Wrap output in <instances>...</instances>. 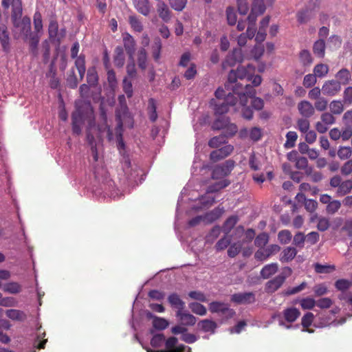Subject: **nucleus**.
<instances>
[{
    "mask_svg": "<svg viewBox=\"0 0 352 352\" xmlns=\"http://www.w3.org/2000/svg\"><path fill=\"white\" fill-rule=\"evenodd\" d=\"M254 67L252 65H248L247 67L239 66L236 70H231L228 74V80L226 82L225 87L227 91L234 92V89L238 86L243 87V92H245V85L251 87L259 86L262 82V78L259 75L254 76Z\"/></svg>",
    "mask_w": 352,
    "mask_h": 352,
    "instance_id": "nucleus-1",
    "label": "nucleus"
},
{
    "mask_svg": "<svg viewBox=\"0 0 352 352\" xmlns=\"http://www.w3.org/2000/svg\"><path fill=\"white\" fill-rule=\"evenodd\" d=\"M1 6L4 10L12 8L10 12V20L13 27L20 31L23 36H28L31 32V19L28 16H22V1L21 0H1Z\"/></svg>",
    "mask_w": 352,
    "mask_h": 352,
    "instance_id": "nucleus-2",
    "label": "nucleus"
},
{
    "mask_svg": "<svg viewBox=\"0 0 352 352\" xmlns=\"http://www.w3.org/2000/svg\"><path fill=\"white\" fill-rule=\"evenodd\" d=\"M88 123L89 128L94 125V115L91 104L84 103L77 106L75 111L72 113V131L76 135H79L82 133V126L85 123Z\"/></svg>",
    "mask_w": 352,
    "mask_h": 352,
    "instance_id": "nucleus-3",
    "label": "nucleus"
},
{
    "mask_svg": "<svg viewBox=\"0 0 352 352\" xmlns=\"http://www.w3.org/2000/svg\"><path fill=\"white\" fill-rule=\"evenodd\" d=\"M238 86L234 88V94H236L237 97L239 98V102H238V105H239L241 108V113H242V116L243 118L251 120L252 118V116L254 115V112L252 109L247 106L248 104V97H252L256 94V91L254 88L247 85L246 90L245 92H243V87L240 86L241 89H238Z\"/></svg>",
    "mask_w": 352,
    "mask_h": 352,
    "instance_id": "nucleus-4",
    "label": "nucleus"
},
{
    "mask_svg": "<svg viewBox=\"0 0 352 352\" xmlns=\"http://www.w3.org/2000/svg\"><path fill=\"white\" fill-rule=\"evenodd\" d=\"M319 7V0H309L306 7L296 13L298 24H307L316 16V9Z\"/></svg>",
    "mask_w": 352,
    "mask_h": 352,
    "instance_id": "nucleus-5",
    "label": "nucleus"
},
{
    "mask_svg": "<svg viewBox=\"0 0 352 352\" xmlns=\"http://www.w3.org/2000/svg\"><path fill=\"white\" fill-rule=\"evenodd\" d=\"M329 185L331 188H337V197H344L352 190V179H348L344 181L339 175L331 177Z\"/></svg>",
    "mask_w": 352,
    "mask_h": 352,
    "instance_id": "nucleus-6",
    "label": "nucleus"
},
{
    "mask_svg": "<svg viewBox=\"0 0 352 352\" xmlns=\"http://www.w3.org/2000/svg\"><path fill=\"white\" fill-rule=\"evenodd\" d=\"M292 269L286 267L283 269V273L278 275L265 283V292L269 294L275 293L279 288L283 286L285 279L291 276Z\"/></svg>",
    "mask_w": 352,
    "mask_h": 352,
    "instance_id": "nucleus-7",
    "label": "nucleus"
},
{
    "mask_svg": "<svg viewBox=\"0 0 352 352\" xmlns=\"http://www.w3.org/2000/svg\"><path fill=\"white\" fill-rule=\"evenodd\" d=\"M239 98L236 94L229 92L222 102L214 103L215 115L223 116L229 111V107L236 104Z\"/></svg>",
    "mask_w": 352,
    "mask_h": 352,
    "instance_id": "nucleus-8",
    "label": "nucleus"
},
{
    "mask_svg": "<svg viewBox=\"0 0 352 352\" xmlns=\"http://www.w3.org/2000/svg\"><path fill=\"white\" fill-rule=\"evenodd\" d=\"M79 51V44L78 42L74 43L71 47V58L75 59V67L77 69L79 78L82 80L85 74V56L84 54H80L78 56Z\"/></svg>",
    "mask_w": 352,
    "mask_h": 352,
    "instance_id": "nucleus-9",
    "label": "nucleus"
},
{
    "mask_svg": "<svg viewBox=\"0 0 352 352\" xmlns=\"http://www.w3.org/2000/svg\"><path fill=\"white\" fill-rule=\"evenodd\" d=\"M235 164L234 160L230 159L221 164L215 166L212 170V179H221L228 176L233 170Z\"/></svg>",
    "mask_w": 352,
    "mask_h": 352,
    "instance_id": "nucleus-10",
    "label": "nucleus"
},
{
    "mask_svg": "<svg viewBox=\"0 0 352 352\" xmlns=\"http://www.w3.org/2000/svg\"><path fill=\"white\" fill-rule=\"evenodd\" d=\"M280 250V246L276 244H272L265 248H259V250L255 252L254 258L259 261H264L267 258L279 252Z\"/></svg>",
    "mask_w": 352,
    "mask_h": 352,
    "instance_id": "nucleus-11",
    "label": "nucleus"
},
{
    "mask_svg": "<svg viewBox=\"0 0 352 352\" xmlns=\"http://www.w3.org/2000/svg\"><path fill=\"white\" fill-rule=\"evenodd\" d=\"M243 60V52L240 48H236L227 55L225 61L222 63L223 69L234 67L236 63H242Z\"/></svg>",
    "mask_w": 352,
    "mask_h": 352,
    "instance_id": "nucleus-12",
    "label": "nucleus"
},
{
    "mask_svg": "<svg viewBox=\"0 0 352 352\" xmlns=\"http://www.w3.org/2000/svg\"><path fill=\"white\" fill-rule=\"evenodd\" d=\"M208 310L212 313H221L226 315L227 318H231L234 316V311L230 309L227 305L219 301H212L208 305Z\"/></svg>",
    "mask_w": 352,
    "mask_h": 352,
    "instance_id": "nucleus-13",
    "label": "nucleus"
},
{
    "mask_svg": "<svg viewBox=\"0 0 352 352\" xmlns=\"http://www.w3.org/2000/svg\"><path fill=\"white\" fill-rule=\"evenodd\" d=\"M230 300L237 305H250L255 302L254 292H239L232 295Z\"/></svg>",
    "mask_w": 352,
    "mask_h": 352,
    "instance_id": "nucleus-14",
    "label": "nucleus"
},
{
    "mask_svg": "<svg viewBox=\"0 0 352 352\" xmlns=\"http://www.w3.org/2000/svg\"><path fill=\"white\" fill-rule=\"evenodd\" d=\"M0 45L3 52L10 54L11 51V39L9 31L5 24L0 26Z\"/></svg>",
    "mask_w": 352,
    "mask_h": 352,
    "instance_id": "nucleus-15",
    "label": "nucleus"
},
{
    "mask_svg": "<svg viewBox=\"0 0 352 352\" xmlns=\"http://www.w3.org/2000/svg\"><path fill=\"white\" fill-rule=\"evenodd\" d=\"M341 90V84L336 80H327L322 87V94L327 96H334Z\"/></svg>",
    "mask_w": 352,
    "mask_h": 352,
    "instance_id": "nucleus-16",
    "label": "nucleus"
},
{
    "mask_svg": "<svg viewBox=\"0 0 352 352\" xmlns=\"http://www.w3.org/2000/svg\"><path fill=\"white\" fill-rule=\"evenodd\" d=\"M233 149L234 148L230 144L226 145L225 146H223L219 149L212 151L210 153L209 157H210V160L214 162H219V160H221L222 159L232 153Z\"/></svg>",
    "mask_w": 352,
    "mask_h": 352,
    "instance_id": "nucleus-17",
    "label": "nucleus"
},
{
    "mask_svg": "<svg viewBox=\"0 0 352 352\" xmlns=\"http://www.w3.org/2000/svg\"><path fill=\"white\" fill-rule=\"evenodd\" d=\"M156 10L158 16L164 23H168L172 19V12L166 3L160 1L156 5Z\"/></svg>",
    "mask_w": 352,
    "mask_h": 352,
    "instance_id": "nucleus-18",
    "label": "nucleus"
},
{
    "mask_svg": "<svg viewBox=\"0 0 352 352\" xmlns=\"http://www.w3.org/2000/svg\"><path fill=\"white\" fill-rule=\"evenodd\" d=\"M175 316L184 326H194L197 322L196 317L185 310L176 311Z\"/></svg>",
    "mask_w": 352,
    "mask_h": 352,
    "instance_id": "nucleus-19",
    "label": "nucleus"
},
{
    "mask_svg": "<svg viewBox=\"0 0 352 352\" xmlns=\"http://www.w3.org/2000/svg\"><path fill=\"white\" fill-rule=\"evenodd\" d=\"M122 43L129 58L133 59V54L135 52V41L133 36L128 33L122 34Z\"/></svg>",
    "mask_w": 352,
    "mask_h": 352,
    "instance_id": "nucleus-20",
    "label": "nucleus"
},
{
    "mask_svg": "<svg viewBox=\"0 0 352 352\" xmlns=\"http://www.w3.org/2000/svg\"><path fill=\"white\" fill-rule=\"evenodd\" d=\"M298 111L302 118H309L314 114V108L311 102L305 100L298 102Z\"/></svg>",
    "mask_w": 352,
    "mask_h": 352,
    "instance_id": "nucleus-21",
    "label": "nucleus"
},
{
    "mask_svg": "<svg viewBox=\"0 0 352 352\" xmlns=\"http://www.w3.org/2000/svg\"><path fill=\"white\" fill-rule=\"evenodd\" d=\"M6 316L8 318L19 322H23L28 318L27 314L21 309H7Z\"/></svg>",
    "mask_w": 352,
    "mask_h": 352,
    "instance_id": "nucleus-22",
    "label": "nucleus"
},
{
    "mask_svg": "<svg viewBox=\"0 0 352 352\" xmlns=\"http://www.w3.org/2000/svg\"><path fill=\"white\" fill-rule=\"evenodd\" d=\"M133 6L139 13L148 16L151 12L149 0H133Z\"/></svg>",
    "mask_w": 352,
    "mask_h": 352,
    "instance_id": "nucleus-23",
    "label": "nucleus"
},
{
    "mask_svg": "<svg viewBox=\"0 0 352 352\" xmlns=\"http://www.w3.org/2000/svg\"><path fill=\"white\" fill-rule=\"evenodd\" d=\"M283 314L284 319L287 322H294L300 316V311L294 307L284 309Z\"/></svg>",
    "mask_w": 352,
    "mask_h": 352,
    "instance_id": "nucleus-24",
    "label": "nucleus"
},
{
    "mask_svg": "<svg viewBox=\"0 0 352 352\" xmlns=\"http://www.w3.org/2000/svg\"><path fill=\"white\" fill-rule=\"evenodd\" d=\"M197 326L202 331L210 333H214L217 328L216 322L209 319L201 320L198 322Z\"/></svg>",
    "mask_w": 352,
    "mask_h": 352,
    "instance_id": "nucleus-25",
    "label": "nucleus"
},
{
    "mask_svg": "<svg viewBox=\"0 0 352 352\" xmlns=\"http://www.w3.org/2000/svg\"><path fill=\"white\" fill-rule=\"evenodd\" d=\"M41 36V33H29L27 38L24 36V40L28 41L29 47H30V50L33 54H36Z\"/></svg>",
    "mask_w": 352,
    "mask_h": 352,
    "instance_id": "nucleus-26",
    "label": "nucleus"
},
{
    "mask_svg": "<svg viewBox=\"0 0 352 352\" xmlns=\"http://www.w3.org/2000/svg\"><path fill=\"white\" fill-rule=\"evenodd\" d=\"M114 65L118 68L122 67L125 63L124 52L122 46H117L114 50L113 56Z\"/></svg>",
    "mask_w": 352,
    "mask_h": 352,
    "instance_id": "nucleus-27",
    "label": "nucleus"
},
{
    "mask_svg": "<svg viewBox=\"0 0 352 352\" xmlns=\"http://www.w3.org/2000/svg\"><path fill=\"white\" fill-rule=\"evenodd\" d=\"M168 302L171 307L177 310H184V302L181 300L179 296L176 293H172L168 296Z\"/></svg>",
    "mask_w": 352,
    "mask_h": 352,
    "instance_id": "nucleus-28",
    "label": "nucleus"
},
{
    "mask_svg": "<svg viewBox=\"0 0 352 352\" xmlns=\"http://www.w3.org/2000/svg\"><path fill=\"white\" fill-rule=\"evenodd\" d=\"M326 50V43L323 38H319L313 44V53L316 57L322 58L324 56V50Z\"/></svg>",
    "mask_w": 352,
    "mask_h": 352,
    "instance_id": "nucleus-29",
    "label": "nucleus"
},
{
    "mask_svg": "<svg viewBox=\"0 0 352 352\" xmlns=\"http://www.w3.org/2000/svg\"><path fill=\"white\" fill-rule=\"evenodd\" d=\"M298 60L305 68H309L313 63L311 54L307 50H302L298 54Z\"/></svg>",
    "mask_w": 352,
    "mask_h": 352,
    "instance_id": "nucleus-30",
    "label": "nucleus"
},
{
    "mask_svg": "<svg viewBox=\"0 0 352 352\" xmlns=\"http://www.w3.org/2000/svg\"><path fill=\"white\" fill-rule=\"evenodd\" d=\"M278 265L276 263H272L263 267L261 271L262 278L267 279L277 272Z\"/></svg>",
    "mask_w": 352,
    "mask_h": 352,
    "instance_id": "nucleus-31",
    "label": "nucleus"
},
{
    "mask_svg": "<svg viewBox=\"0 0 352 352\" xmlns=\"http://www.w3.org/2000/svg\"><path fill=\"white\" fill-rule=\"evenodd\" d=\"M335 77L337 78L338 83L342 85H346L349 83V80L351 79V74L347 69L342 68L337 72Z\"/></svg>",
    "mask_w": 352,
    "mask_h": 352,
    "instance_id": "nucleus-32",
    "label": "nucleus"
},
{
    "mask_svg": "<svg viewBox=\"0 0 352 352\" xmlns=\"http://www.w3.org/2000/svg\"><path fill=\"white\" fill-rule=\"evenodd\" d=\"M147 316L153 318V326L155 329L162 331L166 329L168 326V320L164 318L153 316L151 313H149Z\"/></svg>",
    "mask_w": 352,
    "mask_h": 352,
    "instance_id": "nucleus-33",
    "label": "nucleus"
},
{
    "mask_svg": "<svg viewBox=\"0 0 352 352\" xmlns=\"http://www.w3.org/2000/svg\"><path fill=\"white\" fill-rule=\"evenodd\" d=\"M297 252L295 248L287 247L285 248L282 254H280V261H282V263H287L295 258Z\"/></svg>",
    "mask_w": 352,
    "mask_h": 352,
    "instance_id": "nucleus-34",
    "label": "nucleus"
},
{
    "mask_svg": "<svg viewBox=\"0 0 352 352\" xmlns=\"http://www.w3.org/2000/svg\"><path fill=\"white\" fill-rule=\"evenodd\" d=\"M314 316L312 312H308L302 316L301 319V325L304 329L302 331L308 332L309 333H313V330L309 329V327L312 324L314 321Z\"/></svg>",
    "mask_w": 352,
    "mask_h": 352,
    "instance_id": "nucleus-35",
    "label": "nucleus"
},
{
    "mask_svg": "<svg viewBox=\"0 0 352 352\" xmlns=\"http://www.w3.org/2000/svg\"><path fill=\"white\" fill-rule=\"evenodd\" d=\"M162 50V42L161 39L158 37L155 38L153 43L151 45V54L155 61L158 62L160 59Z\"/></svg>",
    "mask_w": 352,
    "mask_h": 352,
    "instance_id": "nucleus-36",
    "label": "nucleus"
},
{
    "mask_svg": "<svg viewBox=\"0 0 352 352\" xmlns=\"http://www.w3.org/2000/svg\"><path fill=\"white\" fill-rule=\"evenodd\" d=\"M2 289L6 293L16 294L21 292V286L16 282H10L8 283L3 284Z\"/></svg>",
    "mask_w": 352,
    "mask_h": 352,
    "instance_id": "nucleus-37",
    "label": "nucleus"
},
{
    "mask_svg": "<svg viewBox=\"0 0 352 352\" xmlns=\"http://www.w3.org/2000/svg\"><path fill=\"white\" fill-rule=\"evenodd\" d=\"M147 113L149 115V119L154 122L157 119V104L153 98L148 100V106H147Z\"/></svg>",
    "mask_w": 352,
    "mask_h": 352,
    "instance_id": "nucleus-38",
    "label": "nucleus"
},
{
    "mask_svg": "<svg viewBox=\"0 0 352 352\" xmlns=\"http://www.w3.org/2000/svg\"><path fill=\"white\" fill-rule=\"evenodd\" d=\"M238 217L236 215H232L228 217L223 224L222 229L223 232L226 233V234H228L232 229H233L234 226H236L238 222Z\"/></svg>",
    "mask_w": 352,
    "mask_h": 352,
    "instance_id": "nucleus-39",
    "label": "nucleus"
},
{
    "mask_svg": "<svg viewBox=\"0 0 352 352\" xmlns=\"http://www.w3.org/2000/svg\"><path fill=\"white\" fill-rule=\"evenodd\" d=\"M267 7L269 6L266 5L263 0H254L253 3H252L251 12L263 14L265 13Z\"/></svg>",
    "mask_w": 352,
    "mask_h": 352,
    "instance_id": "nucleus-40",
    "label": "nucleus"
},
{
    "mask_svg": "<svg viewBox=\"0 0 352 352\" xmlns=\"http://www.w3.org/2000/svg\"><path fill=\"white\" fill-rule=\"evenodd\" d=\"M230 182L228 179H224L221 182H216L208 187L207 193H214L228 186Z\"/></svg>",
    "mask_w": 352,
    "mask_h": 352,
    "instance_id": "nucleus-41",
    "label": "nucleus"
},
{
    "mask_svg": "<svg viewBox=\"0 0 352 352\" xmlns=\"http://www.w3.org/2000/svg\"><path fill=\"white\" fill-rule=\"evenodd\" d=\"M189 308L192 310V313L200 316H204L207 314V309L204 305L199 302H190L189 304Z\"/></svg>",
    "mask_w": 352,
    "mask_h": 352,
    "instance_id": "nucleus-42",
    "label": "nucleus"
},
{
    "mask_svg": "<svg viewBox=\"0 0 352 352\" xmlns=\"http://www.w3.org/2000/svg\"><path fill=\"white\" fill-rule=\"evenodd\" d=\"M129 23L131 25L132 30L136 32H142L143 30L142 23L135 15L129 16Z\"/></svg>",
    "mask_w": 352,
    "mask_h": 352,
    "instance_id": "nucleus-43",
    "label": "nucleus"
},
{
    "mask_svg": "<svg viewBox=\"0 0 352 352\" xmlns=\"http://www.w3.org/2000/svg\"><path fill=\"white\" fill-rule=\"evenodd\" d=\"M227 23L230 26H233L236 23L237 17L236 13L232 6L227 7L226 10Z\"/></svg>",
    "mask_w": 352,
    "mask_h": 352,
    "instance_id": "nucleus-44",
    "label": "nucleus"
},
{
    "mask_svg": "<svg viewBox=\"0 0 352 352\" xmlns=\"http://www.w3.org/2000/svg\"><path fill=\"white\" fill-rule=\"evenodd\" d=\"M58 22L56 19H50L48 25L49 38L50 40L56 39L58 34Z\"/></svg>",
    "mask_w": 352,
    "mask_h": 352,
    "instance_id": "nucleus-45",
    "label": "nucleus"
},
{
    "mask_svg": "<svg viewBox=\"0 0 352 352\" xmlns=\"http://www.w3.org/2000/svg\"><path fill=\"white\" fill-rule=\"evenodd\" d=\"M88 85L91 86H96L98 83V74L95 67L88 69L87 76H86Z\"/></svg>",
    "mask_w": 352,
    "mask_h": 352,
    "instance_id": "nucleus-46",
    "label": "nucleus"
},
{
    "mask_svg": "<svg viewBox=\"0 0 352 352\" xmlns=\"http://www.w3.org/2000/svg\"><path fill=\"white\" fill-rule=\"evenodd\" d=\"M329 71V67H328L327 65L320 63L318 65H316L315 67H314L313 74L319 78H322L327 76Z\"/></svg>",
    "mask_w": 352,
    "mask_h": 352,
    "instance_id": "nucleus-47",
    "label": "nucleus"
},
{
    "mask_svg": "<svg viewBox=\"0 0 352 352\" xmlns=\"http://www.w3.org/2000/svg\"><path fill=\"white\" fill-rule=\"evenodd\" d=\"M34 28L36 34H42L43 21L42 15L39 12H36L34 15Z\"/></svg>",
    "mask_w": 352,
    "mask_h": 352,
    "instance_id": "nucleus-48",
    "label": "nucleus"
},
{
    "mask_svg": "<svg viewBox=\"0 0 352 352\" xmlns=\"http://www.w3.org/2000/svg\"><path fill=\"white\" fill-rule=\"evenodd\" d=\"M78 81L75 75L74 69L72 68L67 74V85L70 89H76L78 87Z\"/></svg>",
    "mask_w": 352,
    "mask_h": 352,
    "instance_id": "nucleus-49",
    "label": "nucleus"
},
{
    "mask_svg": "<svg viewBox=\"0 0 352 352\" xmlns=\"http://www.w3.org/2000/svg\"><path fill=\"white\" fill-rule=\"evenodd\" d=\"M269 241V235L262 232L255 237L254 245L258 248H264Z\"/></svg>",
    "mask_w": 352,
    "mask_h": 352,
    "instance_id": "nucleus-50",
    "label": "nucleus"
},
{
    "mask_svg": "<svg viewBox=\"0 0 352 352\" xmlns=\"http://www.w3.org/2000/svg\"><path fill=\"white\" fill-rule=\"evenodd\" d=\"M226 141V136L225 135H219L215 136L208 141V146L211 148H218L220 145L225 143Z\"/></svg>",
    "mask_w": 352,
    "mask_h": 352,
    "instance_id": "nucleus-51",
    "label": "nucleus"
},
{
    "mask_svg": "<svg viewBox=\"0 0 352 352\" xmlns=\"http://www.w3.org/2000/svg\"><path fill=\"white\" fill-rule=\"evenodd\" d=\"M146 60H147V55L146 51L145 49L142 48L138 52V66L139 68L144 70L146 68Z\"/></svg>",
    "mask_w": 352,
    "mask_h": 352,
    "instance_id": "nucleus-52",
    "label": "nucleus"
},
{
    "mask_svg": "<svg viewBox=\"0 0 352 352\" xmlns=\"http://www.w3.org/2000/svg\"><path fill=\"white\" fill-rule=\"evenodd\" d=\"M229 124V120L226 117H219L212 123V128L214 130H221Z\"/></svg>",
    "mask_w": 352,
    "mask_h": 352,
    "instance_id": "nucleus-53",
    "label": "nucleus"
},
{
    "mask_svg": "<svg viewBox=\"0 0 352 352\" xmlns=\"http://www.w3.org/2000/svg\"><path fill=\"white\" fill-rule=\"evenodd\" d=\"M341 208V202L337 199L327 204L326 212L328 214H333L338 211Z\"/></svg>",
    "mask_w": 352,
    "mask_h": 352,
    "instance_id": "nucleus-54",
    "label": "nucleus"
},
{
    "mask_svg": "<svg viewBox=\"0 0 352 352\" xmlns=\"http://www.w3.org/2000/svg\"><path fill=\"white\" fill-rule=\"evenodd\" d=\"M344 104L340 100H333L330 103V111L334 115H340Z\"/></svg>",
    "mask_w": 352,
    "mask_h": 352,
    "instance_id": "nucleus-55",
    "label": "nucleus"
},
{
    "mask_svg": "<svg viewBox=\"0 0 352 352\" xmlns=\"http://www.w3.org/2000/svg\"><path fill=\"white\" fill-rule=\"evenodd\" d=\"M297 129H298L300 133H307V131L309 129V120L308 118L302 117L301 118L298 119Z\"/></svg>",
    "mask_w": 352,
    "mask_h": 352,
    "instance_id": "nucleus-56",
    "label": "nucleus"
},
{
    "mask_svg": "<svg viewBox=\"0 0 352 352\" xmlns=\"http://www.w3.org/2000/svg\"><path fill=\"white\" fill-rule=\"evenodd\" d=\"M314 268H315L316 272L318 274L330 273L331 271H333L335 270V267L333 265H324L319 263L314 264Z\"/></svg>",
    "mask_w": 352,
    "mask_h": 352,
    "instance_id": "nucleus-57",
    "label": "nucleus"
},
{
    "mask_svg": "<svg viewBox=\"0 0 352 352\" xmlns=\"http://www.w3.org/2000/svg\"><path fill=\"white\" fill-rule=\"evenodd\" d=\"M168 3L173 10L180 12L186 7L187 0H168Z\"/></svg>",
    "mask_w": 352,
    "mask_h": 352,
    "instance_id": "nucleus-58",
    "label": "nucleus"
},
{
    "mask_svg": "<svg viewBox=\"0 0 352 352\" xmlns=\"http://www.w3.org/2000/svg\"><path fill=\"white\" fill-rule=\"evenodd\" d=\"M190 299L196 300L198 302H206L208 298L204 292L200 291H192L188 293Z\"/></svg>",
    "mask_w": 352,
    "mask_h": 352,
    "instance_id": "nucleus-59",
    "label": "nucleus"
},
{
    "mask_svg": "<svg viewBox=\"0 0 352 352\" xmlns=\"http://www.w3.org/2000/svg\"><path fill=\"white\" fill-rule=\"evenodd\" d=\"M351 286V282L346 279H338L336 280V282H335V287L342 292L348 290Z\"/></svg>",
    "mask_w": 352,
    "mask_h": 352,
    "instance_id": "nucleus-60",
    "label": "nucleus"
},
{
    "mask_svg": "<svg viewBox=\"0 0 352 352\" xmlns=\"http://www.w3.org/2000/svg\"><path fill=\"white\" fill-rule=\"evenodd\" d=\"M300 306L304 310H311L316 306V300L311 298H302Z\"/></svg>",
    "mask_w": 352,
    "mask_h": 352,
    "instance_id": "nucleus-61",
    "label": "nucleus"
},
{
    "mask_svg": "<svg viewBox=\"0 0 352 352\" xmlns=\"http://www.w3.org/2000/svg\"><path fill=\"white\" fill-rule=\"evenodd\" d=\"M292 239V234L289 230H284L278 233V240L282 244H287L290 242Z\"/></svg>",
    "mask_w": 352,
    "mask_h": 352,
    "instance_id": "nucleus-62",
    "label": "nucleus"
},
{
    "mask_svg": "<svg viewBox=\"0 0 352 352\" xmlns=\"http://www.w3.org/2000/svg\"><path fill=\"white\" fill-rule=\"evenodd\" d=\"M286 138L287 141L286 143H285V146L287 148H292L295 145V142L298 138V135L294 131H289L287 133Z\"/></svg>",
    "mask_w": 352,
    "mask_h": 352,
    "instance_id": "nucleus-63",
    "label": "nucleus"
},
{
    "mask_svg": "<svg viewBox=\"0 0 352 352\" xmlns=\"http://www.w3.org/2000/svg\"><path fill=\"white\" fill-rule=\"evenodd\" d=\"M342 103L350 105L352 103V87L345 88L342 96Z\"/></svg>",
    "mask_w": 352,
    "mask_h": 352,
    "instance_id": "nucleus-64",
    "label": "nucleus"
}]
</instances>
